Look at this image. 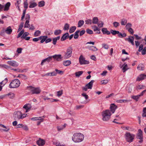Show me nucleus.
<instances>
[{
    "label": "nucleus",
    "mask_w": 146,
    "mask_h": 146,
    "mask_svg": "<svg viewBox=\"0 0 146 146\" xmlns=\"http://www.w3.org/2000/svg\"><path fill=\"white\" fill-rule=\"evenodd\" d=\"M27 89L32 94H38L41 92V90L39 87H35L32 86H29L27 87Z\"/></svg>",
    "instance_id": "nucleus-1"
},
{
    "label": "nucleus",
    "mask_w": 146,
    "mask_h": 146,
    "mask_svg": "<svg viewBox=\"0 0 146 146\" xmlns=\"http://www.w3.org/2000/svg\"><path fill=\"white\" fill-rule=\"evenodd\" d=\"M111 115V111L109 110H106L103 111L102 113L103 120L105 121L108 120L110 118Z\"/></svg>",
    "instance_id": "nucleus-2"
},
{
    "label": "nucleus",
    "mask_w": 146,
    "mask_h": 146,
    "mask_svg": "<svg viewBox=\"0 0 146 146\" xmlns=\"http://www.w3.org/2000/svg\"><path fill=\"white\" fill-rule=\"evenodd\" d=\"M73 49L71 46L67 48L66 52H64V57L65 59H68L72 56Z\"/></svg>",
    "instance_id": "nucleus-3"
},
{
    "label": "nucleus",
    "mask_w": 146,
    "mask_h": 146,
    "mask_svg": "<svg viewBox=\"0 0 146 146\" xmlns=\"http://www.w3.org/2000/svg\"><path fill=\"white\" fill-rule=\"evenodd\" d=\"M20 84V81L18 79H15L10 83L9 86L11 88H15L19 87Z\"/></svg>",
    "instance_id": "nucleus-4"
},
{
    "label": "nucleus",
    "mask_w": 146,
    "mask_h": 146,
    "mask_svg": "<svg viewBox=\"0 0 146 146\" xmlns=\"http://www.w3.org/2000/svg\"><path fill=\"white\" fill-rule=\"evenodd\" d=\"M21 112L20 111H16L14 113L13 117L15 120H19L21 119Z\"/></svg>",
    "instance_id": "nucleus-5"
},
{
    "label": "nucleus",
    "mask_w": 146,
    "mask_h": 146,
    "mask_svg": "<svg viewBox=\"0 0 146 146\" xmlns=\"http://www.w3.org/2000/svg\"><path fill=\"white\" fill-rule=\"evenodd\" d=\"M79 62L81 65L88 64L90 63L88 61L85 60V58L82 55H81L79 57Z\"/></svg>",
    "instance_id": "nucleus-6"
},
{
    "label": "nucleus",
    "mask_w": 146,
    "mask_h": 146,
    "mask_svg": "<svg viewBox=\"0 0 146 146\" xmlns=\"http://www.w3.org/2000/svg\"><path fill=\"white\" fill-rule=\"evenodd\" d=\"M52 56V58H53L54 60L58 61H60L62 60V57L60 54H55Z\"/></svg>",
    "instance_id": "nucleus-7"
},
{
    "label": "nucleus",
    "mask_w": 146,
    "mask_h": 146,
    "mask_svg": "<svg viewBox=\"0 0 146 146\" xmlns=\"http://www.w3.org/2000/svg\"><path fill=\"white\" fill-rule=\"evenodd\" d=\"M28 5L27 2L24 3V7L25 9L23 10V15L21 17V20H23L25 17L26 11L28 8Z\"/></svg>",
    "instance_id": "nucleus-8"
},
{
    "label": "nucleus",
    "mask_w": 146,
    "mask_h": 146,
    "mask_svg": "<svg viewBox=\"0 0 146 146\" xmlns=\"http://www.w3.org/2000/svg\"><path fill=\"white\" fill-rule=\"evenodd\" d=\"M7 63L10 65L14 67H17L19 66L18 63L17 62L13 60L8 61Z\"/></svg>",
    "instance_id": "nucleus-9"
},
{
    "label": "nucleus",
    "mask_w": 146,
    "mask_h": 146,
    "mask_svg": "<svg viewBox=\"0 0 146 146\" xmlns=\"http://www.w3.org/2000/svg\"><path fill=\"white\" fill-rule=\"evenodd\" d=\"M52 60V56H50L48 57H47V58L43 60L42 61L41 63V65L42 66L44 64V63H45V62H47L48 63L49 62L51 61Z\"/></svg>",
    "instance_id": "nucleus-10"
},
{
    "label": "nucleus",
    "mask_w": 146,
    "mask_h": 146,
    "mask_svg": "<svg viewBox=\"0 0 146 146\" xmlns=\"http://www.w3.org/2000/svg\"><path fill=\"white\" fill-rule=\"evenodd\" d=\"M32 107V106L31 104H26L24 105L23 108L26 110L25 112L27 113L30 110Z\"/></svg>",
    "instance_id": "nucleus-11"
},
{
    "label": "nucleus",
    "mask_w": 146,
    "mask_h": 146,
    "mask_svg": "<svg viewBox=\"0 0 146 146\" xmlns=\"http://www.w3.org/2000/svg\"><path fill=\"white\" fill-rule=\"evenodd\" d=\"M120 66L121 68L122 67H123L122 68V70L123 72H125L129 69L127 64H126L125 63H124V64H123L121 66V65H120Z\"/></svg>",
    "instance_id": "nucleus-12"
},
{
    "label": "nucleus",
    "mask_w": 146,
    "mask_h": 146,
    "mask_svg": "<svg viewBox=\"0 0 146 146\" xmlns=\"http://www.w3.org/2000/svg\"><path fill=\"white\" fill-rule=\"evenodd\" d=\"M36 143L39 146H43L45 143V141L44 139L39 138L37 141Z\"/></svg>",
    "instance_id": "nucleus-13"
},
{
    "label": "nucleus",
    "mask_w": 146,
    "mask_h": 146,
    "mask_svg": "<svg viewBox=\"0 0 146 146\" xmlns=\"http://www.w3.org/2000/svg\"><path fill=\"white\" fill-rule=\"evenodd\" d=\"M125 40H127L128 42L131 43L132 45H134V38L133 36H129L128 38H125Z\"/></svg>",
    "instance_id": "nucleus-14"
},
{
    "label": "nucleus",
    "mask_w": 146,
    "mask_h": 146,
    "mask_svg": "<svg viewBox=\"0 0 146 146\" xmlns=\"http://www.w3.org/2000/svg\"><path fill=\"white\" fill-rule=\"evenodd\" d=\"M84 137H72V140L75 143L80 142L84 140Z\"/></svg>",
    "instance_id": "nucleus-15"
},
{
    "label": "nucleus",
    "mask_w": 146,
    "mask_h": 146,
    "mask_svg": "<svg viewBox=\"0 0 146 146\" xmlns=\"http://www.w3.org/2000/svg\"><path fill=\"white\" fill-rule=\"evenodd\" d=\"M117 106L114 104H112L110 105V108L111 110L110 111H111L112 113H113L115 110L117 108Z\"/></svg>",
    "instance_id": "nucleus-16"
},
{
    "label": "nucleus",
    "mask_w": 146,
    "mask_h": 146,
    "mask_svg": "<svg viewBox=\"0 0 146 146\" xmlns=\"http://www.w3.org/2000/svg\"><path fill=\"white\" fill-rule=\"evenodd\" d=\"M146 78V75L144 74H142L139 75L137 78L136 80L140 81Z\"/></svg>",
    "instance_id": "nucleus-17"
},
{
    "label": "nucleus",
    "mask_w": 146,
    "mask_h": 146,
    "mask_svg": "<svg viewBox=\"0 0 146 146\" xmlns=\"http://www.w3.org/2000/svg\"><path fill=\"white\" fill-rule=\"evenodd\" d=\"M92 28L93 29L94 32H96V33L97 34H100V29L96 25H94L92 27Z\"/></svg>",
    "instance_id": "nucleus-18"
},
{
    "label": "nucleus",
    "mask_w": 146,
    "mask_h": 146,
    "mask_svg": "<svg viewBox=\"0 0 146 146\" xmlns=\"http://www.w3.org/2000/svg\"><path fill=\"white\" fill-rule=\"evenodd\" d=\"M94 82V80H92L88 84H87L86 85L88 89H92L93 84V83Z\"/></svg>",
    "instance_id": "nucleus-19"
},
{
    "label": "nucleus",
    "mask_w": 146,
    "mask_h": 146,
    "mask_svg": "<svg viewBox=\"0 0 146 146\" xmlns=\"http://www.w3.org/2000/svg\"><path fill=\"white\" fill-rule=\"evenodd\" d=\"M57 75V73L55 71L52 72L50 73H48L45 74L44 76H56Z\"/></svg>",
    "instance_id": "nucleus-20"
},
{
    "label": "nucleus",
    "mask_w": 146,
    "mask_h": 146,
    "mask_svg": "<svg viewBox=\"0 0 146 146\" xmlns=\"http://www.w3.org/2000/svg\"><path fill=\"white\" fill-rule=\"evenodd\" d=\"M69 35L68 33H65L62 36L61 38V41H63L66 40L68 37Z\"/></svg>",
    "instance_id": "nucleus-21"
},
{
    "label": "nucleus",
    "mask_w": 146,
    "mask_h": 146,
    "mask_svg": "<svg viewBox=\"0 0 146 146\" xmlns=\"http://www.w3.org/2000/svg\"><path fill=\"white\" fill-rule=\"evenodd\" d=\"M102 31L104 34H107L109 35L110 34V32L108 31L106 28H103L102 29Z\"/></svg>",
    "instance_id": "nucleus-22"
},
{
    "label": "nucleus",
    "mask_w": 146,
    "mask_h": 146,
    "mask_svg": "<svg viewBox=\"0 0 146 146\" xmlns=\"http://www.w3.org/2000/svg\"><path fill=\"white\" fill-rule=\"evenodd\" d=\"M12 31V30L10 26L8 27L5 29V32L7 34H10Z\"/></svg>",
    "instance_id": "nucleus-23"
},
{
    "label": "nucleus",
    "mask_w": 146,
    "mask_h": 146,
    "mask_svg": "<svg viewBox=\"0 0 146 146\" xmlns=\"http://www.w3.org/2000/svg\"><path fill=\"white\" fill-rule=\"evenodd\" d=\"M88 48L89 50L93 51H95L98 50V48H97L96 46H88Z\"/></svg>",
    "instance_id": "nucleus-24"
},
{
    "label": "nucleus",
    "mask_w": 146,
    "mask_h": 146,
    "mask_svg": "<svg viewBox=\"0 0 146 146\" xmlns=\"http://www.w3.org/2000/svg\"><path fill=\"white\" fill-rule=\"evenodd\" d=\"M0 126L1 127L3 128V130L4 131L7 132L9 130V128L8 126L6 127L4 125L2 124H0Z\"/></svg>",
    "instance_id": "nucleus-25"
},
{
    "label": "nucleus",
    "mask_w": 146,
    "mask_h": 146,
    "mask_svg": "<svg viewBox=\"0 0 146 146\" xmlns=\"http://www.w3.org/2000/svg\"><path fill=\"white\" fill-rule=\"evenodd\" d=\"M11 5L10 3L8 2H7L5 5L4 9V11H8L9 9V7Z\"/></svg>",
    "instance_id": "nucleus-26"
},
{
    "label": "nucleus",
    "mask_w": 146,
    "mask_h": 146,
    "mask_svg": "<svg viewBox=\"0 0 146 146\" xmlns=\"http://www.w3.org/2000/svg\"><path fill=\"white\" fill-rule=\"evenodd\" d=\"M37 4L35 2H30L29 7L33 8L37 6Z\"/></svg>",
    "instance_id": "nucleus-27"
},
{
    "label": "nucleus",
    "mask_w": 146,
    "mask_h": 146,
    "mask_svg": "<svg viewBox=\"0 0 146 146\" xmlns=\"http://www.w3.org/2000/svg\"><path fill=\"white\" fill-rule=\"evenodd\" d=\"M60 37V36L54 38L52 39V43L53 44L55 45L57 41L59 40Z\"/></svg>",
    "instance_id": "nucleus-28"
},
{
    "label": "nucleus",
    "mask_w": 146,
    "mask_h": 146,
    "mask_svg": "<svg viewBox=\"0 0 146 146\" xmlns=\"http://www.w3.org/2000/svg\"><path fill=\"white\" fill-rule=\"evenodd\" d=\"M71 64V61L70 60H67L63 62V65L65 66H68Z\"/></svg>",
    "instance_id": "nucleus-29"
},
{
    "label": "nucleus",
    "mask_w": 146,
    "mask_h": 146,
    "mask_svg": "<svg viewBox=\"0 0 146 146\" xmlns=\"http://www.w3.org/2000/svg\"><path fill=\"white\" fill-rule=\"evenodd\" d=\"M83 73V72L82 71L76 72L75 73V76L76 77L78 78Z\"/></svg>",
    "instance_id": "nucleus-30"
},
{
    "label": "nucleus",
    "mask_w": 146,
    "mask_h": 146,
    "mask_svg": "<svg viewBox=\"0 0 146 146\" xmlns=\"http://www.w3.org/2000/svg\"><path fill=\"white\" fill-rule=\"evenodd\" d=\"M118 37L120 38H122L123 37H125L127 36L126 34L125 33H123L122 34L121 33L119 32V33H118Z\"/></svg>",
    "instance_id": "nucleus-31"
},
{
    "label": "nucleus",
    "mask_w": 146,
    "mask_h": 146,
    "mask_svg": "<svg viewBox=\"0 0 146 146\" xmlns=\"http://www.w3.org/2000/svg\"><path fill=\"white\" fill-rule=\"evenodd\" d=\"M98 19L97 17H95L93 18L92 19V23L93 24H96L98 22Z\"/></svg>",
    "instance_id": "nucleus-32"
},
{
    "label": "nucleus",
    "mask_w": 146,
    "mask_h": 146,
    "mask_svg": "<svg viewBox=\"0 0 146 146\" xmlns=\"http://www.w3.org/2000/svg\"><path fill=\"white\" fill-rule=\"evenodd\" d=\"M73 136L74 137H84V135L80 133H74Z\"/></svg>",
    "instance_id": "nucleus-33"
},
{
    "label": "nucleus",
    "mask_w": 146,
    "mask_h": 146,
    "mask_svg": "<svg viewBox=\"0 0 146 146\" xmlns=\"http://www.w3.org/2000/svg\"><path fill=\"white\" fill-rule=\"evenodd\" d=\"M45 2L44 1H41L38 3V6L40 7H43L44 6Z\"/></svg>",
    "instance_id": "nucleus-34"
},
{
    "label": "nucleus",
    "mask_w": 146,
    "mask_h": 146,
    "mask_svg": "<svg viewBox=\"0 0 146 146\" xmlns=\"http://www.w3.org/2000/svg\"><path fill=\"white\" fill-rule=\"evenodd\" d=\"M137 139L136 142L137 143H141L143 141V137H137Z\"/></svg>",
    "instance_id": "nucleus-35"
},
{
    "label": "nucleus",
    "mask_w": 146,
    "mask_h": 146,
    "mask_svg": "<svg viewBox=\"0 0 146 146\" xmlns=\"http://www.w3.org/2000/svg\"><path fill=\"white\" fill-rule=\"evenodd\" d=\"M76 27L74 26L71 27L69 30V33H73L76 30Z\"/></svg>",
    "instance_id": "nucleus-36"
},
{
    "label": "nucleus",
    "mask_w": 146,
    "mask_h": 146,
    "mask_svg": "<svg viewBox=\"0 0 146 146\" xmlns=\"http://www.w3.org/2000/svg\"><path fill=\"white\" fill-rule=\"evenodd\" d=\"M129 101L127 100H117V103H121L123 102H129Z\"/></svg>",
    "instance_id": "nucleus-37"
},
{
    "label": "nucleus",
    "mask_w": 146,
    "mask_h": 146,
    "mask_svg": "<svg viewBox=\"0 0 146 146\" xmlns=\"http://www.w3.org/2000/svg\"><path fill=\"white\" fill-rule=\"evenodd\" d=\"M62 31L60 30H56L54 32V34L55 35H58L61 33Z\"/></svg>",
    "instance_id": "nucleus-38"
},
{
    "label": "nucleus",
    "mask_w": 146,
    "mask_h": 146,
    "mask_svg": "<svg viewBox=\"0 0 146 146\" xmlns=\"http://www.w3.org/2000/svg\"><path fill=\"white\" fill-rule=\"evenodd\" d=\"M143 64H139V65H138V66L137 67V69L139 70H143Z\"/></svg>",
    "instance_id": "nucleus-39"
},
{
    "label": "nucleus",
    "mask_w": 146,
    "mask_h": 146,
    "mask_svg": "<svg viewBox=\"0 0 146 146\" xmlns=\"http://www.w3.org/2000/svg\"><path fill=\"white\" fill-rule=\"evenodd\" d=\"M41 34V32L38 30H37L35 31L34 33L35 36L36 37L39 36Z\"/></svg>",
    "instance_id": "nucleus-40"
},
{
    "label": "nucleus",
    "mask_w": 146,
    "mask_h": 146,
    "mask_svg": "<svg viewBox=\"0 0 146 146\" xmlns=\"http://www.w3.org/2000/svg\"><path fill=\"white\" fill-rule=\"evenodd\" d=\"M84 23V21L83 20H80L78 22V27H80L82 26Z\"/></svg>",
    "instance_id": "nucleus-41"
},
{
    "label": "nucleus",
    "mask_w": 146,
    "mask_h": 146,
    "mask_svg": "<svg viewBox=\"0 0 146 146\" xmlns=\"http://www.w3.org/2000/svg\"><path fill=\"white\" fill-rule=\"evenodd\" d=\"M80 32L79 31H77L75 33L74 36V38L75 39H77L79 36L78 33Z\"/></svg>",
    "instance_id": "nucleus-42"
},
{
    "label": "nucleus",
    "mask_w": 146,
    "mask_h": 146,
    "mask_svg": "<svg viewBox=\"0 0 146 146\" xmlns=\"http://www.w3.org/2000/svg\"><path fill=\"white\" fill-rule=\"evenodd\" d=\"M18 77L24 79H26L27 78L26 76L23 74L19 75Z\"/></svg>",
    "instance_id": "nucleus-43"
},
{
    "label": "nucleus",
    "mask_w": 146,
    "mask_h": 146,
    "mask_svg": "<svg viewBox=\"0 0 146 146\" xmlns=\"http://www.w3.org/2000/svg\"><path fill=\"white\" fill-rule=\"evenodd\" d=\"M29 21H26L24 25V28H28L30 27V24H29Z\"/></svg>",
    "instance_id": "nucleus-44"
},
{
    "label": "nucleus",
    "mask_w": 146,
    "mask_h": 146,
    "mask_svg": "<svg viewBox=\"0 0 146 146\" xmlns=\"http://www.w3.org/2000/svg\"><path fill=\"white\" fill-rule=\"evenodd\" d=\"M97 24L98 27L100 28H101L103 27L104 23L102 21H100L98 22Z\"/></svg>",
    "instance_id": "nucleus-45"
},
{
    "label": "nucleus",
    "mask_w": 146,
    "mask_h": 146,
    "mask_svg": "<svg viewBox=\"0 0 146 146\" xmlns=\"http://www.w3.org/2000/svg\"><path fill=\"white\" fill-rule=\"evenodd\" d=\"M127 141L129 143H131L133 141L134 137H125Z\"/></svg>",
    "instance_id": "nucleus-46"
},
{
    "label": "nucleus",
    "mask_w": 146,
    "mask_h": 146,
    "mask_svg": "<svg viewBox=\"0 0 146 146\" xmlns=\"http://www.w3.org/2000/svg\"><path fill=\"white\" fill-rule=\"evenodd\" d=\"M140 96L139 95L137 96H133L131 97V98L134 100H135L136 101H137L139 98Z\"/></svg>",
    "instance_id": "nucleus-47"
},
{
    "label": "nucleus",
    "mask_w": 146,
    "mask_h": 146,
    "mask_svg": "<svg viewBox=\"0 0 146 146\" xmlns=\"http://www.w3.org/2000/svg\"><path fill=\"white\" fill-rule=\"evenodd\" d=\"M127 20L125 19H122L121 21V25H125L127 23Z\"/></svg>",
    "instance_id": "nucleus-48"
},
{
    "label": "nucleus",
    "mask_w": 146,
    "mask_h": 146,
    "mask_svg": "<svg viewBox=\"0 0 146 146\" xmlns=\"http://www.w3.org/2000/svg\"><path fill=\"white\" fill-rule=\"evenodd\" d=\"M110 33H111L113 35H115L116 34H118V33H119V31H116L115 30H110Z\"/></svg>",
    "instance_id": "nucleus-49"
},
{
    "label": "nucleus",
    "mask_w": 146,
    "mask_h": 146,
    "mask_svg": "<svg viewBox=\"0 0 146 146\" xmlns=\"http://www.w3.org/2000/svg\"><path fill=\"white\" fill-rule=\"evenodd\" d=\"M142 116L143 117H146V107L144 108L143 110V113Z\"/></svg>",
    "instance_id": "nucleus-50"
},
{
    "label": "nucleus",
    "mask_w": 146,
    "mask_h": 146,
    "mask_svg": "<svg viewBox=\"0 0 146 146\" xmlns=\"http://www.w3.org/2000/svg\"><path fill=\"white\" fill-rule=\"evenodd\" d=\"M85 23L87 25H91L92 23V21L91 19H88L85 21Z\"/></svg>",
    "instance_id": "nucleus-51"
},
{
    "label": "nucleus",
    "mask_w": 146,
    "mask_h": 146,
    "mask_svg": "<svg viewBox=\"0 0 146 146\" xmlns=\"http://www.w3.org/2000/svg\"><path fill=\"white\" fill-rule=\"evenodd\" d=\"M69 27H70V26L68 24V23H66L65 25L64 26V30H68L69 29Z\"/></svg>",
    "instance_id": "nucleus-52"
},
{
    "label": "nucleus",
    "mask_w": 146,
    "mask_h": 146,
    "mask_svg": "<svg viewBox=\"0 0 146 146\" xmlns=\"http://www.w3.org/2000/svg\"><path fill=\"white\" fill-rule=\"evenodd\" d=\"M137 135L138 137H142V132L141 129L138 130Z\"/></svg>",
    "instance_id": "nucleus-53"
},
{
    "label": "nucleus",
    "mask_w": 146,
    "mask_h": 146,
    "mask_svg": "<svg viewBox=\"0 0 146 146\" xmlns=\"http://www.w3.org/2000/svg\"><path fill=\"white\" fill-rule=\"evenodd\" d=\"M136 89L141 90L145 88V86H141L140 85H138L136 86Z\"/></svg>",
    "instance_id": "nucleus-54"
},
{
    "label": "nucleus",
    "mask_w": 146,
    "mask_h": 146,
    "mask_svg": "<svg viewBox=\"0 0 146 146\" xmlns=\"http://www.w3.org/2000/svg\"><path fill=\"white\" fill-rule=\"evenodd\" d=\"M24 30H21L18 34L17 37V38H19L20 37H21V35L24 33Z\"/></svg>",
    "instance_id": "nucleus-55"
},
{
    "label": "nucleus",
    "mask_w": 146,
    "mask_h": 146,
    "mask_svg": "<svg viewBox=\"0 0 146 146\" xmlns=\"http://www.w3.org/2000/svg\"><path fill=\"white\" fill-rule=\"evenodd\" d=\"M131 24L130 23H128L126 24L125 26V27L126 28V29L127 30L128 29H129V28H131Z\"/></svg>",
    "instance_id": "nucleus-56"
},
{
    "label": "nucleus",
    "mask_w": 146,
    "mask_h": 146,
    "mask_svg": "<svg viewBox=\"0 0 146 146\" xmlns=\"http://www.w3.org/2000/svg\"><path fill=\"white\" fill-rule=\"evenodd\" d=\"M7 95L9 96V97L11 99L13 98L15 96V94L13 93H10L8 94H7Z\"/></svg>",
    "instance_id": "nucleus-57"
},
{
    "label": "nucleus",
    "mask_w": 146,
    "mask_h": 146,
    "mask_svg": "<svg viewBox=\"0 0 146 146\" xmlns=\"http://www.w3.org/2000/svg\"><path fill=\"white\" fill-rule=\"evenodd\" d=\"M54 143L55 145L57 146H65V145L64 144L60 143L59 142H54Z\"/></svg>",
    "instance_id": "nucleus-58"
},
{
    "label": "nucleus",
    "mask_w": 146,
    "mask_h": 146,
    "mask_svg": "<svg viewBox=\"0 0 146 146\" xmlns=\"http://www.w3.org/2000/svg\"><path fill=\"white\" fill-rule=\"evenodd\" d=\"M24 23L23 22H21L19 27V28L18 29V32L20 31L22 29L23 27Z\"/></svg>",
    "instance_id": "nucleus-59"
},
{
    "label": "nucleus",
    "mask_w": 146,
    "mask_h": 146,
    "mask_svg": "<svg viewBox=\"0 0 146 146\" xmlns=\"http://www.w3.org/2000/svg\"><path fill=\"white\" fill-rule=\"evenodd\" d=\"M47 36H43V38H42L41 40L40 41V42L41 43H43L47 38Z\"/></svg>",
    "instance_id": "nucleus-60"
},
{
    "label": "nucleus",
    "mask_w": 146,
    "mask_h": 146,
    "mask_svg": "<svg viewBox=\"0 0 146 146\" xmlns=\"http://www.w3.org/2000/svg\"><path fill=\"white\" fill-rule=\"evenodd\" d=\"M29 33L28 32H25V33H24L23 35L21 36V38H25L27 36L29 35Z\"/></svg>",
    "instance_id": "nucleus-61"
},
{
    "label": "nucleus",
    "mask_w": 146,
    "mask_h": 146,
    "mask_svg": "<svg viewBox=\"0 0 146 146\" xmlns=\"http://www.w3.org/2000/svg\"><path fill=\"white\" fill-rule=\"evenodd\" d=\"M57 96L58 97H60L63 94L62 90H60L57 92Z\"/></svg>",
    "instance_id": "nucleus-62"
},
{
    "label": "nucleus",
    "mask_w": 146,
    "mask_h": 146,
    "mask_svg": "<svg viewBox=\"0 0 146 146\" xmlns=\"http://www.w3.org/2000/svg\"><path fill=\"white\" fill-rule=\"evenodd\" d=\"M113 24L114 27L115 28L117 27L119 25V23L117 22H114Z\"/></svg>",
    "instance_id": "nucleus-63"
},
{
    "label": "nucleus",
    "mask_w": 146,
    "mask_h": 146,
    "mask_svg": "<svg viewBox=\"0 0 146 146\" xmlns=\"http://www.w3.org/2000/svg\"><path fill=\"white\" fill-rule=\"evenodd\" d=\"M142 54L144 55L146 54V47H145L141 51Z\"/></svg>",
    "instance_id": "nucleus-64"
}]
</instances>
